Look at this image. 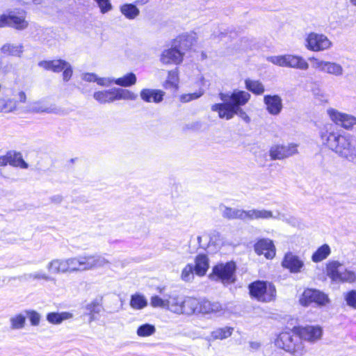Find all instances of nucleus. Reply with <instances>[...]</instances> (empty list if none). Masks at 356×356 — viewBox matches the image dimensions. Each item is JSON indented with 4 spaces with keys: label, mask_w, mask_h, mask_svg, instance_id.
Listing matches in <instances>:
<instances>
[{
    "label": "nucleus",
    "mask_w": 356,
    "mask_h": 356,
    "mask_svg": "<svg viewBox=\"0 0 356 356\" xmlns=\"http://www.w3.org/2000/svg\"><path fill=\"white\" fill-rule=\"evenodd\" d=\"M320 138L322 143L339 156L356 163V139L340 134L331 124L321 129Z\"/></svg>",
    "instance_id": "nucleus-1"
},
{
    "label": "nucleus",
    "mask_w": 356,
    "mask_h": 356,
    "mask_svg": "<svg viewBox=\"0 0 356 356\" xmlns=\"http://www.w3.org/2000/svg\"><path fill=\"white\" fill-rule=\"evenodd\" d=\"M219 97L222 102L215 104L211 106V110L217 112L219 118L230 120L235 115H240L242 117L241 106L245 104L243 91L234 90L233 92H220Z\"/></svg>",
    "instance_id": "nucleus-2"
},
{
    "label": "nucleus",
    "mask_w": 356,
    "mask_h": 356,
    "mask_svg": "<svg viewBox=\"0 0 356 356\" xmlns=\"http://www.w3.org/2000/svg\"><path fill=\"white\" fill-rule=\"evenodd\" d=\"M110 264V261L102 254H80L67 258L68 273L104 268Z\"/></svg>",
    "instance_id": "nucleus-3"
},
{
    "label": "nucleus",
    "mask_w": 356,
    "mask_h": 356,
    "mask_svg": "<svg viewBox=\"0 0 356 356\" xmlns=\"http://www.w3.org/2000/svg\"><path fill=\"white\" fill-rule=\"evenodd\" d=\"M197 298L176 293L168 296L167 310L178 315L191 316L195 314Z\"/></svg>",
    "instance_id": "nucleus-4"
},
{
    "label": "nucleus",
    "mask_w": 356,
    "mask_h": 356,
    "mask_svg": "<svg viewBox=\"0 0 356 356\" xmlns=\"http://www.w3.org/2000/svg\"><path fill=\"white\" fill-rule=\"evenodd\" d=\"M275 344L294 356H302L306 353L305 347L298 333L282 332L275 340Z\"/></svg>",
    "instance_id": "nucleus-5"
},
{
    "label": "nucleus",
    "mask_w": 356,
    "mask_h": 356,
    "mask_svg": "<svg viewBox=\"0 0 356 356\" xmlns=\"http://www.w3.org/2000/svg\"><path fill=\"white\" fill-rule=\"evenodd\" d=\"M266 60L271 63L282 67L307 70L309 68V64L300 56L293 54H284L279 56H270L267 57Z\"/></svg>",
    "instance_id": "nucleus-6"
},
{
    "label": "nucleus",
    "mask_w": 356,
    "mask_h": 356,
    "mask_svg": "<svg viewBox=\"0 0 356 356\" xmlns=\"http://www.w3.org/2000/svg\"><path fill=\"white\" fill-rule=\"evenodd\" d=\"M250 293L257 300L268 302L275 300L276 289L270 282L257 281L249 286Z\"/></svg>",
    "instance_id": "nucleus-7"
},
{
    "label": "nucleus",
    "mask_w": 356,
    "mask_h": 356,
    "mask_svg": "<svg viewBox=\"0 0 356 356\" xmlns=\"http://www.w3.org/2000/svg\"><path fill=\"white\" fill-rule=\"evenodd\" d=\"M236 266L234 261L220 263L213 267L212 273L209 275L211 280L229 284L235 281Z\"/></svg>",
    "instance_id": "nucleus-8"
},
{
    "label": "nucleus",
    "mask_w": 356,
    "mask_h": 356,
    "mask_svg": "<svg viewBox=\"0 0 356 356\" xmlns=\"http://www.w3.org/2000/svg\"><path fill=\"white\" fill-rule=\"evenodd\" d=\"M305 47L312 51H323L332 47V41L324 34L311 32L305 38Z\"/></svg>",
    "instance_id": "nucleus-9"
},
{
    "label": "nucleus",
    "mask_w": 356,
    "mask_h": 356,
    "mask_svg": "<svg viewBox=\"0 0 356 356\" xmlns=\"http://www.w3.org/2000/svg\"><path fill=\"white\" fill-rule=\"evenodd\" d=\"M310 61L312 67L321 72L337 77H341L344 74V68L337 62L327 61L314 57L310 58Z\"/></svg>",
    "instance_id": "nucleus-10"
},
{
    "label": "nucleus",
    "mask_w": 356,
    "mask_h": 356,
    "mask_svg": "<svg viewBox=\"0 0 356 356\" xmlns=\"http://www.w3.org/2000/svg\"><path fill=\"white\" fill-rule=\"evenodd\" d=\"M326 113L332 122L346 130H352L356 125V117L353 115L341 112L334 108H328Z\"/></svg>",
    "instance_id": "nucleus-11"
},
{
    "label": "nucleus",
    "mask_w": 356,
    "mask_h": 356,
    "mask_svg": "<svg viewBox=\"0 0 356 356\" xmlns=\"http://www.w3.org/2000/svg\"><path fill=\"white\" fill-rule=\"evenodd\" d=\"M11 27L18 31H22L29 26V22L26 19L25 13L17 15L15 12H10L8 15H0V28Z\"/></svg>",
    "instance_id": "nucleus-12"
},
{
    "label": "nucleus",
    "mask_w": 356,
    "mask_h": 356,
    "mask_svg": "<svg viewBox=\"0 0 356 356\" xmlns=\"http://www.w3.org/2000/svg\"><path fill=\"white\" fill-rule=\"evenodd\" d=\"M329 301L330 300L326 294L318 290L311 289L305 290L300 298V303L302 306H308L312 302H315L320 306H325Z\"/></svg>",
    "instance_id": "nucleus-13"
},
{
    "label": "nucleus",
    "mask_w": 356,
    "mask_h": 356,
    "mask_svg": "<svg viewBox=\"0 0 356 356\" xmlns=\"http://www.w3.org/2000/svg\"><path fill=\"white\" fill-rule=\"evenodd\" d=\"M198 304L195 314L221 316L225 312V307L218 302H211L206 299H197Z\"/></svg>",
    "instance_id": "nucleus-14"
},
{
    "label": "nucleus",
    "mask_w": 356,
    "mask_h": 356,
    "mask_svg": "<svg viewBox=\"0 0 356 356\" xmlns=\"http://www.w3.org/2000/svg\"><path fill=\"white\" fill-rule=\"evenodd\" d=\"M272 160H281L298 153V145L294 143L287 145H274L270 149Z\"/></svg>",
    "instance_id": "nucleus-15"
},
{
    "label": "nucleus",
    "mask_w": 356,
    "mask_h": 356,
    "mask_svg": "<svg viewBox=\"0 0 356 356\" xmlns=\"http://www.w3.org/2000/svg\"><path fill=\"white\" fill-rule=\"evenodd\" d=\"M281 266L291 273H299L305 267L304 261L292 252L285 253Z\"/></svg>",
    "instance_id": "nucleus-16"
},
{
    "label": "nucleus",
    "mask_w": 356,
    "mask_h": 356,
    "mask_svg": "<svg viewBox=\"0 0 356 356\" xmlns=\"http://www.w3.org/2000/svg\"><path fill=\"white\" fill-rule=\"evenodd\" d=\"M184 52L175 47L173 43L171 48L165 49L162 51L160 60L164 65H178L183 60Z\"/></svg>",
    "instance_id": "nucleus-17"
},
{
    "label": "nucleus",
    "mask_w": 356,
    "mask_h": 356,
    "mask_svg": "<svg viewBox=\"0 0 356 356\" xmlns=\"http://www.w3.org/2000/svg\"><path fill=\"white\" fill-rule=\"evenodd\" d=\"M298 334L301 341L304 340L310 343H315L321 339L323 330L319 326L309 325L298 328Z\"/></svg>",
    "instance_id": "nucleus-18"
},
{
    "label": "nucleus",
    "mask_w": 356,
    "mask_h": 356,
    "mask_svg": "<svg viewBox=\"0 0 356 356\" xmlns=\"http://www.w3.org/2000/svg\"><path fill=\"white\" fill-rule=\"evenodd\" d=\"M254 251L259 254H264L268 259H272L276 254L275 246L272 240L262 238L258 241L254 245Z\"/></svg>",
    "instance_id": "nucleus-19"
},
{
    "label": "nucleus",
    "mask_w": 356,
    "mask_h": 356,
    "mask_svg": "<svg viewBox=\"0 0 356 356\" xmlns=\"http://www.w3.org/2000/svg\"><path fill=\"white\" fill-rule=\"evenodd\" d=\"M29 111L33 113L58 114L60 109L55 104H50L45 100L35 101L29 104Z\"/></svg>",
    "instance_id": "nucleus-20"
},
{
    "label": "nucleus",
    "mask_w": 356,
    "mask_h": 356,
    "mask_svg": "<svg viewBox=\"0 0 356 356\" xmlns=\"http://www.w3.org/2000/svg\"><path fill=\"white\" fill-rule=\"evenodd\" d=\"M264 102L266 106L267 111L273 115H279L283 108L282 99L277 95H265Z\"/></svg>",
    "instance_id": "nucleus-21"
},
{
    "label": "nucleus",
    "mask_w": 356,
    "mask_h": 356,
    "mask_svg": "<svg viewBox=\"0 0 356 356\" xmlns=\"http://www.w3.org/2000/svg\"><path fill=\"white\" fill-rule=\"evenodd\" d=\"M197 42L196 33L192 32L179 35L174 42L175 47L184 52L190 49Z\"/></svg>",
    "instance_id": "nucleus-22"
},
{
    "label": "nucleus",
    "mask_w": 356,
    "mask_h": 356,
    "mask_svg": "<svg viewBox=\"0 0 356 356\" xmlns=\"http://www.w3.org/2000/svg\"><path fill=\"white\" fill-rule=\"evenodd\" d=\"M165 94L161 90L143 88L140 92V97L145 102L159 104L163 100Z\"/></svg>",
    "instance_id": "nucleus-23"
},
{
    "label": "nucleus",
    "mask_w": 356,
    "mask_h": 356,
    "mask_svg": "<svg viewBox=\"0 0 356 356\" xmlns=\"http://www.w3.org/2000/svg\"><path fill=\"white\" fill-rule=\"evenodd\" d=\"M343 270V264L339 261H329L325 267V272L327 277L334 282L339 283L341 272Z\"/></svg>",
    "instance_id": "nucleus-24"
},
{
    "label": "nucleus",
    "mask_w": 356,
    "mask_h": 356,
    "mask_svg": "<svg viewBox=\"0 0 356 356\" xmlns=\"http://www.w3.org/2000/svg\"><path fill=\"white\" fill-rule=\"evenodd\" d=\"M67 258L54 259L47 265V269L51 273L64 274L68 273Z\"/></svg>",
    "instance_id": "nucleus-25"
},
{
    "label": "nucleus",
    "mask_w": 356,
    "mask_h": 356,
    "mask_svg": "<svg viewBox=\"0 0 356 356\" xmlns=\"http://www.w3.org/2000/svg\"><path fill=\"white\" fill-rule=\"evenodd\" d=\"M197 83H198V86H200L198 91L193 92V93L181 95L179 97V99L181 102H183V103L189 102L192 100H195V99L200 98L204 94L205 90L202 88L207 87L209 86L207 84V80L204 79V76H201L199 78Z\"/></svg>",
    "instance_id": "nucleus-26"
},
{
    "label": "nucleus",
    "mask_w": 356,
    "mask_h": 356,
    "mask_svg": "<svg viewBox=\"0 0 356 356\" xmlns=\"http://www.w3.org/2000/svg\"><path fill=\"white\" fill-rule=\"evenodd\" d=\"M93 98L100 104H107L117 101L115 88L95 92Z\"/></svg>",
    "instance_id": "nucleus-27"
},
{
    "label": "nucleus",
    "mask_w": 356,
    "mask_h": 356,
    "mask_svg": "<svg viewBox=\"0 0 356 356\" xmlns=\"http://www.w3.org/2000/svg\"><path fill=\"white\" fill-rule=\"evenodd\" d=\"M65 65H66V61L62 59L42 60L38 63L39 67L45 70L52 71L56 73L63 71Z\"/></svg>",
    "instance_id": "nucleus-28"
},
{
    "label": "nucleus",
    "mask_w": 356,
    "mask_h": 356,
    "mask_svg": "<svg viewBox=\"0 0 356 356\" xmlns=\"http://www.w3.org/2000/svg\"><path fill=\"white\" fill-rule=\"evenodd\" d=\"M74 315L69 312H49L47 314V321L53 325H60L63 321L72 319Z\"/></svg>",
    "instance_id": "nucleus-29"
},
{
    "label": "nucleus",
    "mask_w": 356,
    "mask_h": 356,
    "mask_svg": "<svg viewBox=\"0 0 356 356\" xmlns=\"http://www.w3.org/2000/svg\"><path fill=\"white\" fill-rule=\"evenodd\" d=\"M219 210L222 217L229 220L241 218L245 212L243 209L232 208L223 204L219 205Z\"/></svg>",
    "instance_id": "nucleus-30"
},
{
    "label": "nucleus",
    "mask_w": 356,
    "mask_h": 356,
    "mask_svg": "<svg viewBox=\"0 0 356 356\" xmlns=\"http://www.w3.org/2000/svg\"><path fill=\"white\" fill-rule=\"evenodd\" d=\"M121 14L129 20H134L140 15V10L135 3H124L119 7Z\"/></svg>",
    "instance_id": "nucleus-31"
},
{
    "label": "nucleus",
    "mask_w": 356,
    "mask_h": 356,
    "mask_svg": "<svg viewBox=\"0 0 356 356\" xmlns=\"http://www.w3.org/2000/svg\"><path fill=\"white\" fill-rule=\"evenodd\" d=\"M209 259L205 254H199L195 258V265L194 269L195 273L199 276H203L206 274L209 268Z\"/></svg>",
    "instance_id": "nucleus-32"
},
{
    "label": "nucleus",
    "mask_w": 356,
    "mask_h": 356,
    "mask_svg": "<svg viewBox=\"0 0 356 356\" xmlns=\"http://www.w3.org/2000/svg\"><path fill=\"white\" fill-rule=\"evenodd\" d=\"M1 51L4 54L21 58L24 52V46L22 44L6 43L2 46Z\"/></svg>",
    "instance_id": "nucleus-33"
},
{
    "label": "nucleus",
    "mask_w": 356,
    "mask_h": 356,
    "mask_svg": "<svg viewBox=\"0 0 356 356\" xmlns=\"http://www.w3.org/2000/svg\"><path fill=\"white\" fill-rule=\"evenodd\" d=\"M17 107L15 98L0 97V113H10L17 110Z\"/></svg>",
    "instance_id": "nucleus-34"
},
{
    "label": "nucleus",
    "mask_w": 356,
    "mask_h": 356,
    "mask_svg": "<svg viewBox=\"0 0 356 356\" xmlns=\"http://www.w3.org/2000/svg\"><path fill=\"white\" fill-rule=\"evenodd\" d=\"M275 218L272 211L265 209H250L246 211V219L248 220H259V219H268Z\"/></svg>",
    "instance_id": "nucleus-35"
},
{
    "label": "nucleus",
    "mask_w": 356,
    "mask_h": 356,
    "mask_svg": "<svg viewBox=\"0 0 356 356\" xmlns=\"http://www.w3.org/2000/svg\"><path fill=\"white\" fill-rule=\"evenodd\" d=\"M26 316L23 313L17 314L10 318V328L12 330H20L25 327Z\"/></svg>",
    "instance_id": "nucleus-36"
},
{
    "label": "nucleus",
    "mask_w": 356,
    "mask_h": 356,
    "mask_svg": "<svg viewBox=\"0 0 356 356\" xmlns=\"http://www.w3.org/2000/svg\"><path fill=\"white\" fill-rule=\"evenodd\" d=\"M331 254V248L327 244L320 246L312 254V260L318 263L327 259Z\"/></svg>",
    "instance_id": "nucleus-37"
},
{
    "label": "nucleus",
    "mask_w": 356,
    "mask_h": 356,
    "mask_svg": "<svg viewBox=\"0 0 356 356\" xmlns=\"http://www.w3.org/2000/svg\"><path fill=\"white\" fill-rule=\"evenodd\" d=\"M233 330L231 327H218L211 332L210 337L213 340H223L232 335Z\"/></svg>",
    "instance_id": "nucleus-38"
},
{
    "label": "nucleus",
    "mask_w": 356,
    "mask_h": 356,
    "mask_svg": "<svg viewBox=\"0 0 356 356\" xmlns=\"http://www.w3.org/2000/svg\"><path fill=\"white\" fill-rule=\"evenodd\" d=\"M137 78L134 73L129 72L122 77L115 79V83L121 87H130L136 83Z\"/></svg>",
    "instance_id": "nucleus-39"
},
{
    "label": "nucleus",
    "mask_w": 356,
    "mask_h": 356,
    "mask_svg": "<svg viewBox=\"0 0 356 356\" xmlns=\"http://www.w3.org/2000/svg\"><path fill=\"white\" fill-rule=\"evenodd\" d=\"M147 305V300L143 295L134 294L131 297L130 306L136 310L142 309Z\"/></svg>",
    "instance_id": "nucleus-40"
},
{
    "label": "nucleus",
    "mask_w": 356,
    "mask_h": 356,
    "mask_svg": "<svg viewBox=\"0 0 356 356\" xmlns=\"http://www.w3.org/2000/svg\"><path fill=\"white\" fill-rule=\"evenodd\" d=\"M24 278L26 280H44L46 282H56V279L44 272H34L24 275Z\"/></svg>",
    "instance_id": "nucleus-41"
},
{
    "label": "nucleus",
    "mask_w": 356,
    "mask_h": 356,
    "mask_svg": "<svg viewBox=\"0 0 356 356\" xmlns=\"http://www.w3.org/2000/svg\"><path fill=\"white\" fill-rule=\"evenodd\" d=\"M156 332V327L150 323H144L137 328L136 334L140 337H148Z\"/></svg>",
    "instance_id": "nucleus-42"
},
{
    "label": "nucleus",
    "mask_w": 356,
    "mask_h": 356,
    "mask_svg": "<svg viewBox=\"0 0 356 356\" xmlns=\"http://www.w3.org/2000/svg\"><path fill=\"white\" fill-rule=\"evenodd\" d=\"M341 277L339 283H353L356 282V272L354 270L345 268L343 264V270L340 274Z\"/></svg>",
    "instance_id": "nucleus-43"
},
{
    "label": "nucleus",
    "mask_w": 356,
    "mask_h": 356,
    "mask_svg": "<svg viewBox=\"0 0 356 356\" xmlns=\"http://www.w3.org/2000/svg\"><path fill=\"white\" fill-rule=\"evenodd\" d=\"M179 83V75L177 70L168 72L167 79L165 82V88H177Z\"/></svg>",
    "instance_id": "nucleus-44"
},
{
    "label": "nucleus",
    "mask_w": 356,
    "mask_h": 356,
    "mask_svg": "<svg viewBox=\"0 0 356 356\" xmlns=\"http://www.w3.org/2000/svg\"><path fill=\"white\" fill-rule=\"evenodd\" d=\"M246 89L257 95H261L265 90L264 85L260 81L254 80H246Z\"/></svg>",
    "instance_id": "nucleus-45"
},
{
    "label": "nucleus",
    "mask_w": 356,
    "mask_h": 356,
    "mask_svg": "<svg viewBox=\"0 0 356 356\" xmlns=\"http://www.w3.org/2000/svg\"><path fill=\"white\" fill-rule=\"evenodd\" d=\"M116 100H136L138 95L129 90L115 88Z\"/></svg>",
    "instance_id": "nucleus-46"
},
{
    "label": "nucleus",
    "mask_w": 356,
    "mask_h": 356,
    "mask_svg": "<svg viewBox=\"0 0 356 356\" xmlns=\"http://www.w3.org/2000/svg\"><path fill=\"white\" fill-rule=\"evenodd\" d=\"M195 270L193 264H187L181 270V279L184 282H191L194 278L193 271Z\"/></svg>",
    "instance_id": "nucleus-47"
},
{
    "label": "nucleus",
    "mask_w": 356,
    "mask_h": 356,
    "mask_svg": "<svg viewBox=\"0 0 356 356\" xmlns=\"http://www.w3.org/2000/svg\"><path fill=\"white\" fill-rule=\"evenodd\" d=\"M24 314L30 321L32 326H38L41 319V315L38 312L33 309H28L24 311Z\"/></svg>",
    "instance_id": "nucleus-48"
},
{
    "label": "nucleus",
    "mask_w": 356,
    "mask_h": 356,
    "mask_svg": "<svg viewBox=\"0 0 356 356\" xmlns=\"http://www.w3.org/2000/svg\"><path fill=\"white\" fill-rule=\"evenodd\" d=\"M168 298L166 299L161 298L159 296H154L151 298L150 305L153 307H160L167 309V304Z\"/></svg>",
    "instance_id": "nucleus-49"
},
{
    "label": "nucleus",
    "mask_w": 356,
    "mask_h": 356,
    "mask_svg": "<svg viewBox=\"0 0 356 356\" xmlns=\"http://www.w3.org/2000/svg\"><path fill=\"white\" fill-rule=\"evenodd\" d=\"M347 305L356 309V291L351 290L344 295Z\"/></svg>",
    "instance_id": "nucleus-50"
},
{
    "label": "nucleus",
    "mask_w": 356,
    "mask_h": 356,
    "mask_svg": "<svg viewBox=\"0 0 356 356\" xmlns=\"http://www.w3.org/2000/svg\"><path fill=\"white\" fill-rule=\"evenodd\" d=\"M98 5L100 12L105 14L113 9V6L110 0H94Z\"/></svg>",
    "instance_id": "nucleus-51"
},
{
    "label": "nucleus",
    "mask_w": 356,
    "mask_h": 356,
    "mask_svg": "<svg viewBox=\"0 0 356 356\" xmlns=\"http://www.w3.org/2000/svg\"><path fill=\"white\" fill-rule=\"evenodd\" d=\"M113 83H115V79L113 78L97 76V83L100 86L109 87Z\"/></svg>",
    "instance_id": "nucleus-52"
},
{
    "label": "nucleus",
    "mask_w": 356,
    "mask_h": 356,
    "mask_svg": "<svg viewBox=\"0 0 356 356\" xmlns=\"http://www.w3.org/2000/svg\"><path fill=\"white\" fill-rule=\"evenodd\" d=\"M63 79L64 81H68L72 75V69L70 64L66 61V65L63 67Z\"/></svg>",
    "instance_id": "nucleus-53"
},
{
    "label": "nucleus",
    "mask_w": 356,
    "mask_h": 356,
    "mask_svg": "<svg viewBox=\"0 0 356 356\" xmlns=\"http://www.w3.org/2000/svg\"><path fill=\"white\" fill-rule=\"evenodd\" d=\"M86 309L88 312V314H98L100 312V307L95 302H91V303L87 305Z\"/></svg>",
    "instance_id": "nucleus-54"
},
{
    "label": "nucleus",
    "mask_w": 356,
    "mask_h": 356,
    "mask_svg": "<svg viewBox=\"0 0 356 356\" xmlns=\"http://www.w3.org/2000/svg\"><path fill=\"white\" fill-rule=\"evenodd\" d=\"M97 75L94 73H85L82 75V79L87 82H96L97 80Z\"/></svg>",
    "instance_id": "nucleus-55"
},
{
    "label": "nucleus",
    "mask_w": 356,
    "mask_h": 356,
    "mask_svg": "<svg viewBox=\"0 0 356 356\" xmlns=\"http://www.w3.org/2000/svg\"><path fill=\"white\" fill-rule=\"evenodd\" d=\"M22 6L38 5L42 3V0H16Z\"/></svg>",
    "instance_id": "nucleus-56"
},
{
    "label": "nucleus",
    "mask_w": 356,
    "mask_h": 356,
    "mask_svg": "<svg viewBox=\"0 0 356 356\" xmlns=\"http://www.w3.org/2000/svg\"><path fill=\"white\" fill-rule=\"evenodd\" d=\"M15 96V98L17 100V104L19 103H25L26 102V95L22 90L19 91Z\"/></svg>",
    "instance_id": "nucleus-57"
},
{
    "label": "nucleus",
    "mask_w": 356,
    "mask_h": 356,
    "mask_svg": "<svg viewBox=\"0 0 356 356\" xmlns=\"http://www.w3.org/2000/svg\"><path fill=\"white\" fill-rule=\"evenodd\" d=\"M11 156L8 155L0 156V166H4L8 163H10Z\"/></svg>",
    "instance_id": "nucleus-58"
},
{
    "label": "nucleus",
    "mask_w": 356,
    "mask_h": 356,
    "mask_svg": "<svg viewBox=\"0 0 356 356\" xmlns=\"http://www.w3.org/2000/svg\"><path fill=\"white\" fill-rule=\"evenodd\" d=\"M52 202L56 204H60L63 201V197L60 195H56L51 197Z\"/></svg>",
    "instance_id": "nucleus-59"
},
{
    "label": "nucleus",
    "mask_w": 356,
    "mask_h": 356,
    "mask_svg": "<svg viewBox=\"0 0 356 356\" xmlns=\"http://www.w3.org/2000/svg\"><path fill=\"white\" fill-rule=\"evenodd\" d=\"M250 348L254 350H257L260 347V343L257 341H251L250 342Z\"/></svg>",
    "instance_id": "nucleus-60"
},
{
    "label": "nucleus",
    "mask_w": 356,
    "mask_h": 356,
    "mask_svg": "<svg viewBox=\"0 0 356 356\" xmlns=\"http://www.w3.org/2000/svg\"><path fill=\"white\" fill-rule=\"evenodd\" d=\"M19 165H20L22 168H28L27 163L22 158H19Z\"/></svg>",
    "instance_id": "nucleus-61"
},
{
    "label": "nucleus",
    "mask_w": 356,
    "mask_h": 356,
    "mask_svg": "<svg viewBox=\"0 0 356 356\" xmlns=\"http://www.w3.org/2000/svg\"><path fill=\"white\" fill-rule=\"evenodd\" d=\"M149 0H136L134 3L137 5H145L149 2Z\"/></svg>",
    "instance_id": "nucleus-62"
},
{
    "label": "nucleus",
    "mask_w": 356,
    "mask_h": 356,
    "mask_svg": "<svg viewBox=\"0 0 356 356\" xmlns=\"http://www.w3.org/2000/svg\"><path fill=\"white\" fill-rule=\"evenodd\" d=\"M89 316H90V319H89L90 323L92 321H94L97 319L96 314H89Z\"/></svg>",
    "instance_id": "nucleus-63"
},
{
    "label": "nucleus",
    "mask_w": 356,
    "mask_h": 356,
    "mask_svg": "<svg viewBox=\"0 0 356 356\" xmlns=\"http://www.w3.org/2000/svg\"><path fill=\"white\" fill-rule=\"evenodd\" d=\"M350 3L352 6L356 7V0H350Z\"/></svg>",
    "instance_id": "nucleus-64"
}]
</instances>
